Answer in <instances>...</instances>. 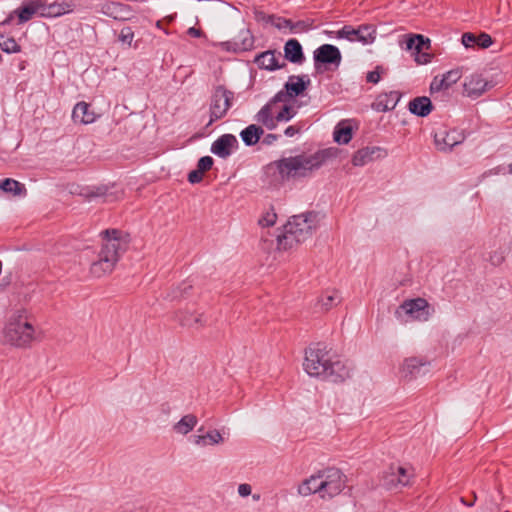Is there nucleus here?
Wrapping results in <instances>:
<instances>
[{"label":"nucleus","mask_w":512,"mask_h":512,"mask_svg":"<svg viewBox=\"0 0 512 512\" xmlns=\"http://www.w3.org/2000/svg\"><path fill=\"white\" fill-rule=\"evenodd\" d=\"M239 147V142L233 134H223L219 136L211 145L210 151L222 158H228Z\"/></svg>","instance_id":"obj_17"},{"label":"nucleus","mask_w":512,"mask_h":512,"mask_svg":"<svg viewBox=\"0 0 512 512\" xmlns=\"http://www.w3.org/2000/svg\"><path fill=\"white\" fill-rule=\"evenodd\" d=\"M400 46L411 53L417 64L425 65L432 60V54L427 52L431 49V40L422 34L405 35L400 41Z\"/></svg>","instance_id":"obj_6"},{"label":"nucleus","mask_w":512,"mask_h":512,"mask_svg":"<svg viewBox=\"0 0 512 512\" xmlns=\"http://www.w3.org/2000/svg\"><path fill=\"white\" fill-rule=\"evenodd\" d=\"M313 27V20H299L297 22L292 21L290 31L292 33L307 32Z\"/></svg>","instance_id":"obj_43"},{"label":"nucleus","mask_w":512,"mask_h":512,"mask_svg":"<svg viewBox=\"0 0 512 512\" xmlns=\"http://www.w3.org/2000/svg\"><path fill=\"white\" fill-rule=\"evenodd\" d=\"M322 477V499H331L340 494L345 487V475L338 468H327L321 470Z\"/></svg>","instance_id":"obj_12"},{"label":"nucleus","mask_w":512,"mask_h":512,"mask_svg":"<svg viewBox=\"0 0 512 512\" xmlns=\"http://www.w3.org/2000/svg\"><path fill=\"white\" fill-rule=\"evenodd\" d=\"M224 441L223 435L219 430H210L204 435H194L193 443L197 446L217 445Z\"/></svg>","instance_id":"obj_35"},{"label":"nucleus","mask_w":512,"mask_h":512,"mask_svg":"<svg viewBox=\"0 0 512 512\" xmlns=\"http://www.w3.org/2000/svg\"><path fill=\"white\" fill-rule=\"evenodd\" d=\"M203 175L204 173L196 168L188 173L187 179L191 184H196L202 181Z\"/></svg>","instance_id":"obj_49"},{"label":"nucleus","mask_w":512,"mask_h":512,"mask_svg":"<svg viewBox=\"0 0 512 512\" xmlns=\"http://www.w3.org/2000/svg\"><path fill=\"white\" fill-rule=\"evenodd\" d=\"M278 138L279 136L277 134L269 133L265 135L263 143L266 145H272L275 141H277Z\"/></svg>","instance_id":"obj_53"},{"label":"nucleus","mask_w":512,"mask_h":512,"mask_svg":"<svg viewBox=\"0 0 512 512\" xmlns=\"http://www.w3.org/2000/svg\"><path fill=\"white\" fill-rule=\"evenodd\" d=\"M353 136V130L351 126L342 125L339 123L333 132L334 141L338 144H348Z\"/></svg>","instance_id":"obj_39"},{"label":"nucleus","mask_w":512,"mask_h":512,"mask_svg":"<svg viewBox=\"0 0 512 512\" xmlns=\"http://www.w3.org/2000/svg\"><path fill=\"white\" fill-rule=\"evenodd\" d=\"M156 27H157V28H159V29H163V28H162V25H161V21H160V20H158V21L156 22Z\"/></svg>","instance_id":"obj_59"},{"label":"nucleus","mask_w":512,"mask_h":512,"mask_svg":"<svg viewBox=\"0 0 512 512\" xmlns=\"http://www.w3.org/2000/svg\"><path fill=\"white\" fill-rule=\"evenodd\" d=\"M0 49L7 54L19 53L21 46L13 37L6 38L0 34Z\"/></svg>","instance_id":"obj_40"},{"label":"nucleus","mask_w":512,"mask_h":512,"mask_svg":"<svg viewBox=\"0 0 512 512\" xmlns=\"http://www.w3.org/2000/svg\"><path fill=\"white\" fill-rule=\"evenodd\" d=\"M3 61V58H2V55L0 54V64L2 63Z\"/></svg>","instance_id":"obj_62"},{"label":"nucleus","mask_w":512,"mask_h":512,"mask_svg":"<svg viewBox=\"0 0 512 512\" xmlns=\"http://www.w3.org/2000/svg\"><path fill=\"white\" fill-rule=\"evenodd\" d=\"M381 71H382L381 66H376L375 70L369 71L366 75L367 82L372 83V84H377L381 79V75H380Z\"/></svg>","instance_id":"obj_47"},{"label":"nucleus","mask_w":512,"mask_h":512,"mask_svg":"<svg viewBox=\"0 0 512 512\" xmlns=\"http://www.w3.org/2000/svg\"><path fill=\"white\" fill-rule=\"evenodd\" d=\"M162 30H163V32H164L165 34H167V35L169 34L168 30H166V29H164V28H163Z\"/></svg>","instance_id":"obj_61"},{"label":"nucleus","mask_w":512,"mask_h":512,"mask_svg":"<svg viewBox=\"0 0 512 512\" xmlns=\"http://www.w3.org/2000/svg\"><path fill=\"white\" fill-rule=\"evenodd\" d=\"M281 58V53L278 52V56H276L275 50H267L261 52L256 55L254 58V63L260 68L267 71H276L286 66V63L282 61L279 62Z\"/></svg>","instance_id":"obj_22"},{"label":"nucleus","mask_w":512,"mask_h":512,"mask_svg":"<svg viewBox=\"0 0 512 512\" xmlns=\"http://www.w3.org/2000/svg\"><path fill=\"white\" fill-rule=\"evenodd\" d=\"M336 37L346 39L350 42H360L364 45L372 44L376 39V28L370 24H363L354 28L351 25H344L337 31Z\"/></svg>","instance_id":"obj_13"},{"label":"nucleus","mask_w":512,"mask_h":512,"mask_svg":"<svg viewBox=\"0 0 512 512\" xmlns=\"http://www.w3.org/2000/svg\"><path fill=\"white\" fill-rule=\"evenodd\" d=\"M40 12V0L30 1L10 13L3 21L0 22V26L11 24L14 14L18 16L19 24H23L28 22L34 15H38L40 17Z\"/></svg>","instance_id":"obj_19"},{"label":"nucleus","mask_w":512,"mask_h":512,"mask_svg":"<svg viewBox=\"0 0 512 512\" xmlns=\"http://www.w3.org/2000/svg\"><path fill=\"white\" fill-rule=\"evenodd\" d=\"M0 190L13 196L26 195L27 193L25 185L12 178L0 180Z\"/></svg>","instance_id":"obj_36"},{"label":"nucleus","mask_w":512,"mask_h":512,"mask_svg":"<svg viewBox=\"0 0 512 512\" xmlns=\"http://www.w3.org/2000/svg\"><path fill=\"white\" fill-rule=\"evenodd\" d=\"M488 87V82L478 74L471 75L466 78L463 88L464 94L470 98H477L481 96Z\"/></svg>","instance_id":"obj_24"},{"label":"nucleus","mask_w":512,"mask_h":512,"mask_svg":"<svg viewBox=\"0 0 512 512\" xmlns=\"http://www.w3.org/2000/svg\"><path fill=\"white\" fill-rule=\"evenodd\" d=\"M291 25H292V20L287 19V18H283V17H280V16H276L274 27L277 28L278 30H283V29H286V28L290 29Z\"/></svg>","instance_id":"obj_48"},{"label":"nucleus","mask_w":512,"mask_h":512,"mask_svg":"<svg viewBox=\"0 0 512 512\" xmlns=\"http://www.w3.org/2000/svg\"><path fill=\"white\" fill-rule=\"evenodd\" d=\"M127 11L126 5L117 2H106L101 7V12L104 15L116 20L122 18V14Z\"/></svg>","instance_id":"obj_38"},{"label":"nucleus","mask_w":512,"mask_h":512,"mask_svg":"<svg viewBox=\"0 0 512 512\" xmlns=\"http://www.w3.org/2000/svg\"><path fill=\"white\" fill-rule=\"evenodd\" d=\"M408 110L411 114L423 118L432 112L433 104L428 97L420 96L412 99L409 102Z\"/></svg>","instance_id":"obj_30"},{"label":"nucleus","mask_w":512,"mask_h":512,"mask_svg":"<svg viewBox=\"0 0 512 512\" xmlns=\"http://www.w3.org/2000/svg\"><path fill=\"white\" fill-rule=\"evenodd\" d=\"M266 13L262 10H258V9H255L254 10V19L257 21V22H261V20H264V18L266 17Z\"/></svg>","instance_id":"obj_55"},{"label":"nucleus","mask_w":512,"mask_h":512,"mask_svg":"<svg viewBox=\"0 0 512 512\" xmlns=\"http://www.w3.org/2000/svg\"><path fill=\"white\" fill-rule=\"evenodd\" d=\"M234 92L228 90L224 85H218L214 88L211 95L209 107L210 119L207 125H211L217 120L222 119L232 106Z\"/></svg>","instance_id":"obj_9"},{"label":"nucleus","mask_w":512,"mask_h":512,"mask_svg":"<svg viewBox=\"0 0 512 512\" xmlns=\"http://www.w3.org/2000/svg\"><path fill=\"white\" fill-rule=\"evenodd\" d=\"M192 289V284L189 281H184L180 286L173 289L168 297L171 300L184 299L189 296Z\"/></svg>","instance_id":"obj_41"},{"label":"nucleus","mask_w":512,"mask_h":512,"mask_svg":"<svg viewBox=\"0 0 512 512\" xmlns=\"http://www.w3.org/2000/svg\"><path fill=\"white\" fill-rule=\"evenodd\" d=\"M429 304L424 298H416L404 301L396 311V316H400L403 311L411 319L418 321H427L429 319Z\"/></svg>","instance_id":"obj_14"},{"label":"nucleus","mask_w":512,"mask_h":512,"mask_svg":"<svg viewBox=\"0 0 512 512\" xmlns=\"http://www.w3.org/2000/svg\"><path fill=\"white\" fill-rule=\"evenodd\" d=\"M75 4L72 1L48 2L40 0V17L56 18L74 11Z\"/></svg>","instance_id":"obj_18"},{"label":"nucleus","mask_w":512,"mask_h":512,"mask_svg":"<svg viewBox=\"0 0 512 512\" xmlns=\"http://www.w3.org/2000/svg\"><path fill=\"white\" fill-rule=\"evenodd\" d=\"M3 337L6 343L17 348H28L35 339V328L25 309L14 311L8 318Z\"/></svg>","instance_id":"obj_3"},{"label":"nucleus","mask_w":512,"mask_h":512,"mask_svg":"<svg viewBox=\"0 0 512 512\" xmlns=\"http://www.w3.org/2000/svg\"><path fill=\"white\" fill-rule=\"evenodd\" d=\"M293 231L288 229L286 225L283 227V233L277 236V249L280 252H288L294 246L304 242L305 240H300L298 234L292 233Z\"/></svg>","instance_id":"obj_31"},{"label":"nucleus","mask_w":512,"mask_h":512,"mask_svg":"<svg viewBox=\"0 0 512 512\" xmlns=\"http://www.w3.org/2000/svg\"><path fill=\"white\" fill-rule=\"evenodd\" d=\"M255 38L249 29H241L231 40L222 42L221 48L227 52L241 53L254 48Z\"/></svg>","instance_id":"obj_15"},{"label":"nucleus","mask_w":512,"mask_h":512,"mask_svg":"<svg viewBox=\"0 0 512 512\" xmlns=\"http://www.w3.org/2000/svg\"><path fill=\"white\" fill-rule=\"evenodd\" d=\"M303 366L308 375L333 383H341L351 377V370L346 363L322 343L306 350Z\"/></svg>","instance_id":"obj_2"},{"label":"nucleus","mask_w":512,"mask_h":512,"mask_svg":"<svg viewBox=\"0 0 512 512\" xmlns=\"http://www.w3.org/2000/svg\"><path fill=\"white\" fill-rule=\"evenodd\" d=\"M101 251L98 256H121L129 250L131 235L117 228H109L99 233Z\"/></svg>","instance_id":"obj_5"},{"label":"nucleus","mask_w":512,"mask_h":512,"mask_svg":"<svg viewBox=\"0 0 512 512\" xmlns=\"http://www.w3.org/2000/svg\"><path fill=\"white\" fill-rule=\"evenodd\" d=\"M174 320L184 328L201 330L208 324V317L204 313L177 311L174 315Z\"/></svg>","instance_id":"obj_20"},{"label":"nucleus","mask_w":512,"mask_h":512,"mask_svg":"<svg viewBox=\"0 0 512 512\" xmlns=\"http://www.w3.org/2000/svg\"><path fill=\"white\" fill-rule=\"evenodd\" d=\"M462 74L459 69H452L445 74H443L442 78L438 81L437 77L433 79L430 85V91H440V90H446L450 88L453 84L457 83Z\"/></svg>","instance_id":"obj_26"},{"label":"nucleus","mask_w":512,"mask_h":512,"mask_svg":"<svg viewBox=\"0 0 512 512\" xmlns=\"http://www.w3.org/2000/svg\"><path fill=\"white\" fill-rule=\"evenodd\" d=\"M214 164V159L211 156H203L198 160L197 169L205 173L209 171Z\"/></svg>","instance_id":"obj_44"},{"label":"nucleus","mask_w":512,"mask_h":512,"mask_svg":"<svg viewBox=\"0 0 512 512\" xmlns=\"http://www.w3.org/2000/svg\"><path fill=\"white\" fill-rule=\"evenodd\" d=\"M197 423L198 418L194 414H186L173 425V431L180 435H187L196 427Z\"/></svg>","instance_id":"obj_37"},{"label":"nucleus","mask_w":512,"mask_h":512,"mask_svg":"<svg viewBox=\"0 0 512 512\" xmlns=\"http://www.w3.org/2000/svg\"><path fill=\"white\" fill-rule=\"evenodd\" d=\"M118 258H98L93 262H89L90 274L99 278L113 271Z\"/></svg>","instance_id":"obj_27"},{"label":"nucleus","mask_w":512,"mask_h":512,"mask_svg":"<svg viewBox=\"0 0 512 512\" xmlns=\"http://www.w3.org/2000/svg\"><path fill=\"white\" fill-rule=\"evenodd\" d=\"M340 302V296L337 291H331L327 292L325 295H323L320 299L321 306L328 310L337 303Z\"/></svg>","instance_id":"obj_42"},{"label":"nucleus","mask_w":512,"mask_h":512,"mask_svg":"<svg viewBox=\"0 0 512 512\" xmlns=\"http://www.w3.org/2000/svg\"><path fill=\"white\" fill-rule=\"evenodd\" d=\"M278 102H272V98L258 111L255 120L262 123L268 130H274L279 122L290 121L297 113L291 105L285 104L282 109L273 116V106Z\"/></svg>","instance_id":"obj_8"},{"label":"nucleus","mask_w":512,"mask_h":512,"mask_svg":"<svg viewBox=\"0 0 512 512\" xmlns=\"http://www.w3.org/2000/svg\"><path fill=\"white\" fill-rule=\"evenodd\" d=\"M252 488L251 485L247 483L240 484L238 486V493L241 497H247L251 494Z\"/></svg>","instance_id":"obj_52"},{"label":"nucleus","mask_w":512,"mask_h":512,"mask_svg":"<svg viewBox=\"0 0 512 512\" xmlns=\"http://www.w3.org/2000/svg\"><path fill=\"white\" fill-rule=\"evenodd\" d=\"M310 84L311 80L307 74L291 75L284 84V88L272 97V102H289L303 95Z\"/></svg>","instance_id":"obj_10"},{"label":"nucleus","mask_w":512,"mask_h":512,"mask_svg":"<svg viewBox=\"0 0 512 512\" xmlns=\"http://www.w3.org/2000/svg\"><path fill=\"white\" fill-rule=\"evenodd\" d=\"M319 222V213L316 211H306L299 215L290 217L285 224L290 231L298 234L300 240H306L311 237L313 231L317 228Z\"/></svg>","instance_id":"obj_11"},{"label":"nucleus","mask_w":512,"mask_h":512,"mask_svg":"<svg viewBox=\"0 0 512 512\" xmlns=\"http://www.w3.org/2000/svg\"><path fill=\"white\" fill-rule=\"evenodd\" d=\"M263 134L264 130L261 126L250 124L240 132V137L243 143L250 147L256 145Z\"/></svg>","instance_id":"obj_34"},{"label":"nucleus","mask_w":512,"mask_h":512,"mask_svg":"<svg viewBox=\"0 0 512 512\" xmlns=\"http://www.w3.org/2000/svg\"><path fill=\"white\" fill-rule=\"evenodd\" d=\"M337 152V148L330 147L311 155L299 154L272 161L263 169V180L269 186L277 187L291 179L309 177L328 160L336 158Z\"/></svg>","instance_id":"obj_1"},{"label":"nucleus","mask_w":512,"mask_h":512,"mask_svg":"<svg viewBox=\"0 0 512 512\" xmlns=\"http://www.w3.org/2000/svg\"><path fill=\"white\" fill-rule=\"evenodd\" d=\"M284 58L291 63L301 64L305 60L303 48L297 39H289L284 45Z\"/></svg>","instance_id":"obj_28"},{"label":"nucleus","mask_w":512,"mask_h":512,"mask_svg":"<svg viewBox=\"0 0 512 512\" xmlns=\"http://www.w3.org/2000/svg\"><path fill=\"white\" fill-rule=\"evenodd\" d=\"M387 156V151L379 146H367L357 150L352 157L354 166H364L374 160Z\"/></svg>","instance_id":"obj_21"},{"label":"nucleus","mask_w":512,"mask_h":512,"mask_svg":"<svg viewBox=\"0 0 512 512\" xmlns=\"http://www.w3.org/2000/svg\"><path fill=\"white\" fill-rule=\"evenodd\" d=\"M322 477L321 471H319L316 475H312L310 478L304 480L298 487V492L300 495L308 496L314 493H318L322 498L323 489H322Z\"/></svg>","instance_id":"obj_32"},{"label":"nucleus","mask_w":512,"mask_h":512,"mask_svg":"<svg viewBox=\"0 0 512 512\" xmlns=\"http://www.w3.org/2000/svg\"><path fill=\"white\" fill-rule=\"evenodd\" d=\"M401 97L402 94L399 91L380 93L371 104V108L376 112L392 111L397 106Z\"/></svg>","instance_id":"obj_23"},{"label":"nucleus","mask_w":512,"mask_h":512,"mask_svg":"<svg viewBox=\"0 0 512 512\" xmlns=\"http://www.w3.org/2000/svg\"><path fill=\"white\" fill-rule=\"evenodd\" d=\"M314 69L317 74L335 70L341 64L342 55L339 48L332 44H323L313 52Z\"/></svg>","instance_id":"obj_7"},{"label":"nucleus","mask_w":512,"mask_h":512,"mask_svg":"<svg viewBox=\"0 0 512 512\" xmlns=\"http://www.w3.org/2000/svg\"><path fill=\"white\" fill-rule=\"evenodd\" d=\"M465 138L463 131L444 129L434 134V143L439 151L451 152L453 147L463 143Z\"/></svg>","instance_id":"obj_16"},{"label":"nucleus","mask_w":512,"mask_h":512,"mask_svg":"<svg viewBox=\"0 0 512 512\" xmlns=\"http://www.w3.org/2000/svg\"><path fill=\"white\" fill-rule=\"evenodd\" d=\"M275 18H276V15H274V14H267L266 17L264 18V20H261V22L274 26Z\"/></svg>","instance_id":"obj_56"},{"label":"nucleus","mask_w":512,"mask_h":512,"mask_svg":"<svg viewBox=\"0 0 512 512\" xmlns=\"http://www.w3.org/2000/svg\"><path fill=\"white\" fill-rule=\"evenodd\" d=\"M79 195L83 197L85 200L91 201L93 200V187L85 186L80 189Z\"/></svg>","instance_id":"obj_50"},{"label":"nucleus","mask_w":512,"mask_h":512,"mask_svg":"<svg viewBox=\"0 0 512 512\" xmlns=\"http://www.w3.org/2000/svg\"><path fill=\"white\" fill-rule=\"evenodd\" d=\"M97 118V115L90 108V104L85 101L78 102L72 111V119L75 123L91 124Z\"/></svg>","instance_id":"obj_25"},{"label":"nucleus","mask_w":512,"mask_h":512,"mask_svg":"<svg viewBox=\"0 0 512 512\" xmlns=\"http://www.w3.org/2000/svg\"><path fill=\"white\" fill-rule=\"evenodd\" d=\"M429 362L424 358L410 357L405 359L402 365V373L405 378H413L420 374L422 367L428 365Z\"/></svg>","instance_id":"obj_33"},{"label":"nucleus","mask_w":512,"mask_h":512,"mask_svg":"<svg viewBox=\"0 0 512 512\" xmlns=\"http://www.w3.org/2000/svg\"><path fill=\"white\" fill-rule=\"evenodd\" d=\"M162 410L165 412V413H169V410H170V407L168 404H164L162 405Z\"/></svg>","instance_id":"obj_58"},{"label":"nucleus","mask_w":512,"mask_h":512,"mask_svg":"<svg viewBox=\"0 0 512 512\" xmlns=\"http://www.w3.org/2000/svg\"><path fill=\"white\" fill-rule=\"evenodd\" d=\"M133 38L134 32L132 31L131 27H124L119 34V40L122 43L128 44L129 46L131 45Z\"/></svg>","instance_id":"obj_45"},{"label":"nucleus","mask_w":512,"mask_h":512,"mask_svg":"<svg viewBox=\"0 0 512 512\" xmlns=\"http://www.w3.org/2000/svg\"><path fill=\"white\" fill-rule=\"evenodd\" d=\"M473 497H474V499H473L471 502H466V501H465V499H464L463 497L461 498V501H462V503H463V504H465L466 506L471 507V506H473V505H474V502H475V500H476V495L474 494V496H473Z\"/></svg>","instance_id":"obj_57"},{"label":"nucleus","mask_w":512,"mask_h":512,"mask_svg":"<svg viewBox=\"0 0 512 512\" xmlns=\"http://www.w3.org/2000/svg\"><path fill=\"white\" fill-rule=\"evenodd\" d=\"M415 478L414 469L408 464L392 463L380 477V485L388 491H401L412 484Z\"/></svg>","instance_id":"obj_4"},{"label":"nucleus","mask_w":512,"mask_h":512,"mask_svg":"<svg viewBox=\"0 0 512 512\" xmlns=\"http://www.w3.org/2000/svg\"><path fill=\"white\" fill-rule=\"evenodd\" d=\"M93 199L103 198L108 196L109 187L107 185H93Z\"/></svg>","instance_id":"obj_46"},{"label":"nucleus","mask_w":512,"mask_h":512,"mask_svg":"<svg viewBox=\"0 0 512 512\" xmlns=\"http://www.w3.org/2000/svg\"><path fill=\"white\" fill-rule=\"evenodd\" d=\"M332 33H333L332 31L327 32V34H328L329 36H331V35H332Z\"/></svg>","instance_id":"obj_63"},{"label":"nucleus","mask_w":512,"mask_h":512,"mask_svg":"<svg viewBox=\"0 0 512 512\" xmlns=\"http://www.w3.org/2000/svg\"><path fill=\"white\" fill-rule=\"evenodd\" d=\"M509 172L512 174V163L509 165Z\"/></svg>","instance_id":"obj_60"},{"label":"nucleus","mask_w":512,"mask_h":512,"mask_svg":"<svg viewBox=\"0 0 512 512\" xmlns=\"http://www.w3.org/2000/svg\"><path fill=\"white\" fill-rule=\"evenodd\" d=\"M187 34L191 37L199 38L203 35V32L201 29H198L196 27H190L187 30Z\"/></svg>","instance_id":"obj_54"},{"label":"nucleus","mask_w":512,"mask_h":512,"mask_svg":"<svg viewBox=\"0 0 512 512\" xmlns=\"http://www.w3.org/2000/svg\"><path fill=\"white\" fill-rule=\"evenodd\" d=\"M461 41L466 48H472L477 45L480 48L486 49L493 44L492 37L485 32L478 36L471 32L463 33Z\"/></svg>","instance_id":"obj_29"},{"label":"nucleus","mask_w":512,"mask_h":512,"mask_svg":"<svg viewBox=\"0 0 512 512\" xmlns=\"http://www.w3.org/2000/svg\"><path fill=\"white\" fill-rule=\"evenodd\" d=\"M302 129V126L291 125L284 130V135L287 137H293L298 134Z\"/></svg>","instance_id":"obj_51"}]
</instances>
